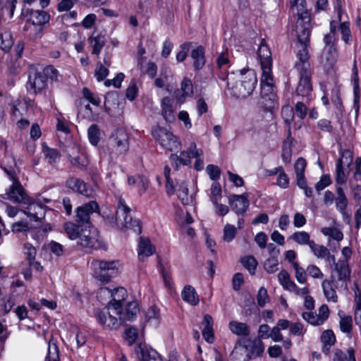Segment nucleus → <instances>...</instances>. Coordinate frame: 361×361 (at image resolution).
Listing matches in <instances>:
<instances>
[{
  "label": "nucleus",
  "mask_w": 361,
  "mask_h": 361,
  "mask_svg": "<svg viewBox=\"0 0 361 361\" xmlns=\"http://www.w3.org/2000/svg\"><path fill=\"white\" fill-rule=\"evenodd\" d=\"M99 210L97 202L90 201L75 209L76 224L67 222L64 224L68 236L72 240L78 239V243L88 250H98L103 247L97 232L91 229L90 215L94 212H99Z\"/></svg>",
  "instance_id": "obj_1"
},
{
  "label": "nucleus",
  "mask_w": 361,
  "mask_h": 361,
  "mask_svg": "<svg viewBox=\"0 0 361 361\" xmlns=\"http://www.w3.org/2000/svg\"><path fill=\"white\" fill-rule=\"evenodd\" d=\"M176 192L178 198L184 205H188L192 202V195H188V188L185 182H180Z\"/></svg>",
  "instance_id": "obj_34"
},
{
  "label": "nucleus",
  "mask_w": 361,
  "mask_h": 361,
  "mask_svg": "<svg viewBox=\"0 0 361 361\" xmlns=\"http://www.w3.org/2000/svg\"><path fill=\"white\" fill-rule=\"evenodd\" d=\"M109 74V70L104 67L100 62L97 63L94 75L98 81L104 80Z\"/></svg>",
  "instance_id": "obj_59"
},
{
  "label": "nucleus",
  "mask_w": 361,
  "mask_h": 361,
  "mask_svg": "<svg viewBox=\"0 0 361 361\" xmlns=\"http://www.w3.org/2000/svg\"><path fill=\"white\" fill-rule=\"evenodd\" d=\"M137 338V329L135 328H129L125 331V338L129 345H133Z\"/></svg>",
  "instance_id": "obj_62"
},
{
  "label": "nucleus",
  "mask_w": 361,
  "mask_h": 361,
  "mask_svg": "<svg viewBox=\"0 0 361 361\" xmlns=\"http://www.w3.org/2000/svg\"><path fill=\"white\" fill-rule=\"evenodd\" d=\"M190 56L192 59V66L195 71L203 68L206 63L205 49L200 45L191 51Z\"/></svg>",
  "instance_id": "obj_21"
},
{
  "label": "nucleus",
  "mask_w": 361,
  "mask_h": 361,
  "mask_svg": "<svg viewBox=\"0 0 361 361\" xmlns=\"http://www.w3.org/2000/svg\"><path fill=\"white\" fill-rule=\"evenodd\" d=\"M281 116L285 123L290 126L294 118V113L293 108L289 106H283L281 109Z\"/></svg>",
  "instance_id": "obj_54"
},
{
  "label": "nucleus",
  "mask_w": 361,
  "mask_h": 361,
  "mask_svg": "<svg viewBox=\"0 0 361 361\" xmlns=\"http://www.w3.org/2000/svg\"><path fill=\"white\" fill-rule=\"evenodd\" d=\"M88 41L90 42H94L93 49L92 53L93 54L99 55L101 52L102 49L105 45L106 39L104 35L101 34L97 35L94 37L93 35L90 36L88 38Z\"/></svg>",
  "instance_id": "obj_35"
},
{
  "label": "nucleus",
  "mask_w": 361,
  "mask_h": 361,
  "mask_svg": "<svg viewBox=\"0 0 361 361\" xmlns=\"http://www.w3.org/2000/svg\"><path fill=\"white\" fill-rule=\"evenodd\" d=\"M221 187L219 182H214L211 187L210 199L213 204H216L221 197Z\"/></svg>",
  "instance_id": "obj_47"
},
{
  "label": "nucleus",
  "mask_w": 361,
  "mask_h": 361,
  "mask_svg": "<svg viewBox=\"0 0 361 361\" xmlns=\"http://www.w3.org/2000/svg\"><path fill=\"white\" fill-rule=\"evenodd\" d=\"M138 248V255L141 258L152 255L154 251V248L152 246L149 240L142 237L140 238Z\"/></svg>",
  "instance_id": "obj_33"
},
{
  "label": "nucleus",
  "mask_w": 361,
  "mask_h": 361,
  "mask_svg": "<svg viewBox=\"0 0 361 361\" xmlns=\"http://www.w3.org/2000/svg\"><path fill=\"white\" fill-rule=\"evenodd\" d=\"M110 140L117 147L120 153L128 151L129 148V136L125 129L120 128L115 130L112 133Z\"/></svg>",
  "instance_id": "obj_16"
},
{
  "label": "nucleus",
  "mask_w": 361,
  "mask_h": 361,
  "mask_svg": "<svg viewBox=\"0 0 361 361\" xmlns=\"http://www.w3.org/2000/svg\"><path fill=\"white\" fill-rule=\"evenodd\" d=\"M181 90L185 96H192L193 94V85L190 79L184 78L181 82Z\"/></svg>",
  "instance_id": "obj_56"
},
{
  "label": "nucleus",
  "mask_w": 361,
  "mask_h": 361,
  "mask_svg": "<svg viewBox=\"0 0 361 361\" xmlns=\"http://www.w3.org/2000/svg\"><path fill=\"white\" fill-rule=\"evenodd\" d=\"M242 264L249 271L250 274H254L257 262L253 256H247L241 259Z\"/></svg>",
  "instance_id": "obj_43"
},
{
  "label": "nucleus",
  "mask_w": 361,
  "mask_h": 361,
  "mask_svg": "<svg viewBox=\"0 0 361 361\" xmlns=\"http://www.w3.org/2000/svg\"><path fill=\"white\" fill-rule=\"evenodd\" d=\"M228 326L231 331L238 336L247 337L250 334V326L243 322L231 321L229 322Z\"/></svg>",
  "instance_id": "obj_26"
},
{
  "label": "nucleus",
  "mask_w": 361,
  "mask_h": 361,
  "mask_svg": "<svg viewBox=\"0 0 361 361\" xmlns=\"http://www.w3.org/2000/svg\"><path fill=\"white\" fill-rule=\"evenodd\" d=\"M336 191L337 197L335 198L336 207L341 212L343 216H346L348 218H350V216L345 212V209L348 205V199L343 189L340 186L337 187Z\"/></svg>",
  "instance_id": "obj_31"
},
{
  "label": "nucleus",
  "mask_w": 361,
  "mask_h": 361,
  "mask_svg": "<svg viewBox=\"0 0 361 361\" xmlns=\"http://www.w3.org/2000/svg\"><path fill=\"white\" fill-rule=\"evenodd\" d=\"M157 136L154 135L160 145L166 149L172 150V147L176 146L177 142L176 137L164 128H159L157 132Z\"/></svg>",
  "instance_id": "obj_19"
},
{
  "label": "nucleus",
  "mask_w": 361,
  "mask_h": 361,
  "mask_svg": "<svg viewBox=\"0 0 361 361\" xmlns=\"http://www.w3.org/2000/svg\"><path fill=\"white\" fill-rule=\"evenodd\" d=\"M130 209L126 204L125 201L119 197L116 210L117 217L121 218V215H122L123 226L126 228L132 229L139 235L142 233L141 222L139 219H133L130 215Z\"/></svg>",
  "instance_id": "obj_7"
},
{
  "label": "nucleus",
  "mask_w": 361,
  "mask_h": 361,
  "mask_svg": "<svg viewBox=\"0 0 361 361\" xmlns=\"http://www.w3.org/2000/svg\"><path fill=\"white\" fill-rule=\"evenodd\" d=\"M321 341L324 345H329L331 346L336 342V336L332 330L324 331L321 336Z\"/></svg>",
  "instance_id": "obj_52"
},
{
  "label": "nucleus",
  "mask_w": 361,
  "mask_h": 361,
  "mask_svg": "<svg viewBox=\"0 0 361 361\" xmlns=\"http://www.w3.org/2000/svg\"><path fill=\"white\" fill-rule=\"evenodd\" d=\"M47 86V82L42 71H36L30 73L27 83L28 90H33L35 94H38L45 90Z\"/></svg>",
  "instance_id": "obj_12"
},
{
  "label": "nucleus",
  "mask_w": 361,
  "mask_h": 361,
  "mask_svg": "<svg viewBox=\"0 0 361 361\" xmlns=\"http://www.w3.org/2000/svg\"><path fill=\"white\" fill-rule=\"evenodd\" d=\"M278 258L276 256L271 257L264 262V267L269 274H273L278 270Z\"/></svg>",
  "instance_id": "obj_46"
},
{
  "label": "nucleus",
  "mask_w": 361,
  "mask_h": 361,
  "mask_svg": "<svg viewBox=\"0 0 361 361\" xmlns=\"http://www.w3.org/2000/svg\"><path fill=\"white\" fill-rule=\"evenodd\" d=\"M321 57L326 69L333 68L338 57L336 47L335 46L324 47Z\"/></svg>",
  "instance_id": "obj_20"
},
{
  "label": "nucleus",
  "mask_w": 361,
  "mask_h": 361,
  "mask_svg": "<svg viewBox=\"0 0 361 361\" xmlns=\"http://www.w3.org/2000/svg\"><path fill=\"white\" fill-rule=\"evenodd\" d=\"M230 205L238 214H243L249 206V201L244 195H233L230 198Z\"/></svg>",
  "instance_id": "obj_22"
},
{
  "label": "nucleus",
  "mask_w": 361,
  "mask_h": 361,
  "mask_svg": "<svg viewBox=\"0 0 361 361\" xmlns=\"http://www.w3.org/2000/svg\"><path fill=\"white\" fill-rule=\"evenodd\" d=\"M161 114L167 122H172L175 119L171 100L169 97H164L161 99Z\"/></svg>",
  "instance_id": "obj_30"
},
{
  "label": "nucleus",
  "mask_w": 361,
  "mask_h": 361,
  "mask_svg": "<svg viewBox=\"0 0 361 361\" xmlns=\"http://www.w3.org/2000/svg\"><path fill=\"white\" fill-rule=\"evenodd\" d=\"M99 135H100V131H99V128L97 125L92 124L89 127V128L87 130V135H88V139L90 140V142L92 145H94V146L97 145V144L99 142V138H100Z\"/></svg>",
  "instance_id": "obj_39"
},
{
  "label": "nucleus",
  "mask_w": 361,
  "mask_h": 361,
  "mask_svg": "<svg viewBox=\"0 0 361 361\" xmlns=\"http://www.w3.org/2000/svg\"><path fill=\"white\" fill-rule=\"evenodd\" d=\"M13 42L10 32H0V48L4 51H8L13 46Z\"/></svg>",
  "instance_id": "obj_36"
},
{
  "label": "nucleus",
  "mask_w": 361,
  "mask_h": 361,
  "mask_svg": "<svg viewBox=\"0 0 361 361\" xmlns=\"http://www.w3.org/2000/svg\"><path fill=\"white\" fill-rule=\"evenodd\" d=\"M191 44L192 42H185L180 45L181 50L176 54V60L178 62H183L185 60Z\"/></svg>",
  "instance_id": "obj_55"
},
{
  "label": "nucleus",
  "mask_w": 361,
  "mask_h": 361,
  "mask_svg": "<svg viewBox=\"0 0 361 361\" xmlns=\"http://www.w3.org/2000/svg\"><path fill=\"white\" fill-rule=\"evenodd\" d=\"M244 350L245 357L243 361H250L261 357L264 351V345L260 339L239 340L237 343Z\"/></svg>",
  "instance_id": "obj_8"
},
{
  "label": "nucleus",
  "mask_w": 361,
  "mask_h": 361,
  "mask_svg": "<svg viewBox=\"0 0 361 361\" xmlns=\"http://www.w3.org/2000/svg\"><path fill=\"white\" fill-rule=\"evenodd\" d=\"M171 159L172 161H178L180 164L185 166H188L191 163L190 153L185 151L182 152L180 157L177 154H171Z\"/></svg>",
  "instance_id": "obj_51"
},
{
  "label": "nucleus",
  "mask_w": 361,
  "mask_h": 361,
  "mask_svg": "<svg viewBox=\"0 0 361 361\" xmlns=\"http://www.w3.org/2000/svg\"><path fill=\"white\" fill-rule=\"evenodd\" d=\"M43 152L45 158L51 164L55 163L60 157V153L58 149L50 148L47 146L43 147Z\"/></svg>",
  "instance_id": "obj_41"
},
{
  "label": "nucleus",
  "mask_w": 361,
  "mask_h": 361,
  "mask_svg": "<svg viewBox=\"0 0 361 361\" xmlns=\"http://www.w3.org/2000/svg\"><path fill=\"white\" fill-rule=\"evenodd\" d=\"M119 261L94 260L92 265L94 268V277L103 282L108 283L111 279L118 273Z\"/></svg>",
  "instance_id": "obj_6"
},
{
  "label": "nucleus",
  "mask_w": 361,
  "mask_h": 361,
  "mask_svg": "<svg viewBox=\"0 0 361 361\" xmlns=\"http://www.w3.org/2000/svg\"><path fill=\"white\" fill-rule=\"evenodd\" d=\"M295 114L300 119H304L306 117L307 112V107L303 102H298L295 106Z\"/></svg>",
  "instance_id": "obj_64"
},
{
  "label": "nucleus",
  "mask_w": 361,
  "mask_h": 361,
  "mask_svg": "<svg viewBox=\"0 0 361 361\" xmlns=\"http://www.w3.org/2000/svg\"><path fill=\"white\" fill-rule=\"evenodd\" d=\"M310 248L318 258H324L329 254V250L326 247L317 245L314 241L310 243Z\"/></svg>",
  "instance_id": "obj_42"
},
{
  "label": "nucleus",
  "mask_w": 361,
  "mask_h": 361,
  "mask_svg": "<svg viewBox=\"0 0 361 361\" xmlns=\"http://www.w3.org/2000/svg\"><path fill=\"white\" fill-rule=\"evenodd\" d=\"M25 255L28 261L29 265L32 266V264L35 259L37 251L35 247L30 243H27L24 244Z\"/></svg>",
  "instance_id": "obj_45"
},
{
  "label": "nucleus",
  "mask_w": 361,
  "mask_h": 361,
  "mask_svg": "<svg viewBox=\"0 0 361 361\" xmlns=\"http://www.w3.org/2000/svg\"><path fill=\"white\" fill-rule=\"evenodd\" d=\"M322 288L324 293L328 300L333 302L337 301V295L336 290L333 288L331 282L327 280H324L322 282Z\"/></svg>",
  "instance_id": "obj_38"
},
{
  "label": "nucleus",
  "mask_w": 361,
  "mask_h": 361,
  "mask_svg": "<svg viewBox=\"0 0 361 361\" xmlns=\"http://www.w3.org/2000/svg\"><path fill=\"white\" fill-rule=\"evenodd\" d=\"M65 152L70 161L71 167L83 171L89 164V159L87 154L80 152V148L75 145L66 147Z\"/></svg>",
  "instance_id": "obj_9"
},
{
  "label": "nucleus",
  "mask_w": 361,
  "mask_h": 361,
  "mask_svg": "<svg viewBox=\"0 0 361 361\" xmlns=\"http://www.w3.org/2000/svg\"><path fill=\"white\" fill-rule=\"evenodd\" d=\"M258 56L260 59L262 71L264 74H269L271 72V53L265 39H262L258 49Z\"/></svg>",
  "instance_id": "obj_15"
},
{
  "label": "nucleus",
  "mask_w": 361,
  "mask_h": 361,
  "mask_svg": "<svg viewBox=\"0 0 361 361\" xmlns=\"http://www.w3.org/2000/svg\"><path fill=\"white\" fill-rule=\"evenodd\" d=\"M22 16H30L28 21L32 22L33 25H43L49 21L50 16L44 11L30 10L29 8L22 10Z\"/></svg>",
  "instance_id": "obj_18"
},
{
  "label": "nucleus",
  "mask_w": 361,
  "mask_h": 361,
  "mask_svg": "<svg viewBox=\"0 0 361 361\" xmlns=\"http://www.w3.org/2000/svg\"><path fill=\"white\" fill-rule=\"evenodd\" d=\"M339 30L342 35V39L346 43L350 44L351 32L349 22H343L340 23Z\"/></svg>",
  "instance_id": "obj_50"
},
{
  "label": "nucleus",
  "mask_w": 361,
  "mask_h": 361,
  "mask_svg": "<svg viewBox=\"0 0 361 361\" xmlns=\"http://www.w3.org/2000/svg\"><path fill=\"white\" fill-rule=\"evenodd\" d=\"M126 290L123 288H118L114 290V293H111V290L107 288H103L100 289L99 294L109 295L111 298L110 304L114 307L115 311L120 312V309L122 307V302L125 299V295Z\"/></svg>",
  "instance_id": "obj_17"
},
{
  "label": "nucleus",
  "mask_w": 361,
  "mask_h": 361,
  "mask_svg": "<svg viewBox=\"0 0 361 361\" xmlns=\"http://www.w3.org/2000/svg\"><path fill=\"white\" fill-rule=\"evenodd\" d=\"M293 266L295 270V278L300 283L306 282V272L303 268L299 266L298 262H293Z\"/></svg>",
  "instance_id": "obj_60"
},
{
  "label": "nucleus",
  "mask_w": 361,
  "mask_h": 361,
  "mask_svg": "<svg viewBox=\"0 0 361 361\" xmlns=\"http://www.w3.org/2000/svg\"><path fill=\"white\" fill-rule=\"evenodd\" d=\"M68 186L74 192L87 197H93L98 188L97 182H68Z\"/></svg>",
  "instance_id": "obj_13"
},
{
  "label": "nucleus",
  "mask_w": 361,
  "mask_h": 361,
  "mask_svg": "<svg viewBox=\"0 0 361 361\" xmlns=\"http://www.w3.org/2000/svg\"><path fill=\"white\" fill-rule=\"evenodd\" d=\"M135 351L138 361H164L159 354L146 343H139Z\"/></svg>",
  "instance_id": "obj_14"
},
{
  "label": "nucleus",
  "mask_w": 361,
  "mask_h": 361,
  "mask_svg": "<svg viewBox=\"0 0 361 361\" xmlns=\"http://www.w3.org/2000/svg\"><path fill=\"white\" fill-rule=\"evenodd\" d=\"M302 316L305 321L312 325L319 326L322 324V323H320L319 316L312 312H303Z\"/></svg>",
  "instance_id": "obj_63"
},
{
  "label": "nucleus",
  "mask_w": 361,
  "mask_h": 361,
  "mask_svg": "<svg viewBox=\"0 0 361 361\" xmlns=\"http://www.w3.org/2000/svg\"><path fill=\"white\" fill-rule=\"evenodd\" d=\"M322 232L324 235L330 236L337 241L341 240L343 238V233L336 228H323Z\"/></svg>",
  "instance_id": "obj_44"
},
{
  "label": "nucleus",
  "mask_w": 361,
  "mask_h": 361,
  "mask_svg": "<svg viewBox=\"0 0 361 361\" xmlns=\"http://www.w3.org/2000/svg\"><path fill=\"white\" fill-rule=\"evenodd\" d=\"M353 155L350 151L344 150L338 159L336 165V180H345L350 171L354 167Z\"/></svg>",
  "instance_id": "obj_10"
},
{
  "label": "nucleus",
  "mask_w": 361,
  "mask_h": 361,
  "mask_svg": "<svg viewBox=\"0 0 361 361\" xmlns=\"http://www.w3.org/2000/svg\"><path fill=\"white\" fill-rule=\"evenodd\" d=\"M139 311L138 304L135 301H132L128 302L126 312L123 313L120 309V312L116 311V314L119 316V319L121 321H131L136 316L137 312Z\"/></svg>",
  "instance_id": "obj_25"
},
{
  "label": "nucleus",
  "mask_w": 361,
  "mask_h": 361,
  "mask_svg": "<svg viewBox=\"0 0 361 361\" xmlns=\"http://www.w3.org/2000/svg\"><path fill=\"white\" fill-rule=\"evenodd\" d=\"M340 329L344 333L350 334L353 327V319L351 316H345L341 318Z\"/></svg>",
  "instance_id": "obj_48"
},
{
  "label": "nucleus",
  "mask_w": 361,
  "mask_h": 361,
  "mask_svg": "<svg viewBox=\"0 0 361 361\" xmlns=\"http://www.w3.org/2000/svg\"><path fill=\"white\" fill-rule=\"evenodd\" d=\"M27 211H24L28 216L32 217L36 221H40L44 217L45 213L42 204L35 203L33 198L30 203H27Z\"/></svg>",
  "instance_id": "obj_24"
},
{
  "label": "nucleus",
  "mask_w": 361,
  "mask_h": 361,
  "mask_svg": "<svg viewBox=\"0 0 361 361\" xmlns=\"http://www.w3.org/2000/svg\"><path fill=\"white\" fill-rule=\"evenodd\" d=\"M181 296L184 301L191 304L192 305H197L199 302L198 295L195 288L191 286H186L184 287Z\"/></svg>",
  "instance_id": "obj_32"
},
{
  "label": "nucleus",
  "mask_w": 361,
  "mask_h": 361,
  "mask_svg": "<svg viewBox=\"0 0 361 361\" xmlns=\"http://www.w3.org/2000/svg\"><path fill=\"white\" fill-rule=\"evenodd\" d=\"M310 235L305 231H298L294 233L290 238L300 245L307 244L310 246V243L312 242L310 239Z\"/></svg>",
  "instance_id": "obj_40"
},
{
  "label": "nucleus",
  "mask_w": 361,
  "mask_h": 361,
  "mask_svg": "<svg viewBox=\"0 0 361 361\" xmlns=\"http://www.w3.org/2000/svg\"><path fill=\"white\" fill-rule=\"evenodd\" d=\"M6 195H7V199L16 203L25 204L32 201V197L27 195L20 182H13Z\"/></svg>",
  "instance_id": "obj_11"
},
{
  "label": "nucleus",
  "mask_w": 361,
  "mask_h": 361,
  "mask_svg": "<svg viewBox=\"0 0 361 361\" xmlns=\"http://www.w3.org/2000/svg\"><path fill=\"white\" fill-rule=\"evenodd\" d=\"M301 49L298 51L297 58L298 61L295 64V68L299 73L300 80L295 90L297 96H300L306 99L308 102L310 96L312 91V85L311 81L312 69L309 61L310 54L308 47L310 46L300 45Z\"/></svg>",
  "instance_id": "obj_2"
},
{
  "label": "nucleus",
  "mask_w": 361,
  "mask_h": 361,
  "mask_svg": "<svg viewBox=\"0 0 361 361\" xmlns=\"http://www.w3.org/2000/svg\"><path fill=\"white\" fill-rule=\"evenodd\" d=\"M42 73L45 75V79L47 81L50 79L51 81H57L59 72L53 66H47L42 70Z\"/></svg>",
  "instance_id": "obj_49"
},
{
  "label": "nucleus",
  "mask_w": 361,
  "mask_h": 361,
  "mask_svg": "<svg viewBox=\"0 0 361 361\" xmlns=\"http://www.w3.org/2000/svg\"><path fill=\"white\" fill-rule=\"evenodd\" d=\"M120 100V94L118 91H111L107 92L104 98L105 111L109 114L112 107L119 106Z\"/></svg>",
  "instance_id": "obj_27"
},
{
  "label": "nucleus",
  "mask_w": 361,
  "mask_h": 361,
  "mask_svg": "<svg viewBox=\"0 0 361 361\" xmlns=\"http://www.w3.org/2000/svg\"><path fill=\"white\" fill-rule=\"evenodd\" d=\"M292 7H300L298 10V20L295 26V32L298 42L300 45L310 46V33L312 30L310 13L306 8L305 0H290Z\"/></svg>",
  "instance_id": "obj_4"
},
{
  "label": "nucleus",
  "mask_w": 361,
  "mask_h": 361,
  "mask_svg": "<svg viewBox=\"0 0 361 361\" xmlns=\"http://www.w3.org/2000/svg\"><path fill=\"white\" fill-rule=\"evenodd\" d=\"M125 78V75L123 73H118L113 80H106L104 81V85L106 87H110L113 85L115 87L119 88L121 86V82Z\"/></svg>",
  "instance_id": "obj_61"
},
{
  "label": "nucleus",
  "mask_w": 361,
  "mask_h": 361,
  "mask_svg": "<svg viewBox=\"0 0 361 361\" xmlns=\"http://www.w3.org/2000/svg\"><path fill=\"white\" fill-rule=\"evenodd\" d=\"M307 162L304 158L300 157L297 159L294 166L297 180H305V170Z\"/></svg>",
  "instance_id": "obj_37"
},
{
  "label": "nucleus",
  "mask_w": 361,
  "mask_h": 361,
  "mask_svg": "<svg viewBox=\"0 0 361 361\" xmlns=\"http://www.w3.org/2000/svg\"><path fill=\"white\" fill-rule=\"evenodd\" d=\"M206 171L212 180H217L220 178L221 169L218 166L209 164L207 166Z\"/></svg>",
  "instance_id": "obj_57"
},
{
  "label": "nucleus",
  "mask_w": 361,
  "mask_h": 361,
  "mask_svg": "<svg viewBox=\"0 0 361 361\" xmlns=\"http://www.w3.org/2000/svg\"><path fill=\"white\" fill-rule=\"evenodd\" d=\"M236 235V228L234 226L231 224H226L224 228V236L223 239L224 241H231Z\"/></svg>",
  "instance_id": "obj_53"
},
{
  "label": "nucleus",
  "mask_w": 361,
  "mask_h": 361,
  "mask_svg": "<svg viewBox=\"0 0 361 361\" xmlns=\"http://www.w3.org/2000/svg\"><path fill=\"white\" fill-rule=\"evenodd\" d=\"M272 80L271 73H262L260 91L261 104L267 111H271L274 108L275 104H278L276 87L273 85Z\"/></svg>",
  "instance_id": "obj_5"
},
{
  "label": "nucleus",
  "mask_w": 361,
  "mask_h": 361,
  "mask_svg": "<svg viewBox=\"0 0 361 361\" xmlns=\"http://www.w3.org/2000/svg\"><path fill=\"white\" fill-rule=\"evenodd\" d=\"M257 83L255 71L251 68L239 71L236 80L233 75L227 77V86L232 94L238 98H246L252 94Z\"/></svg>",
  "instance_id": "obj_3"
},
{
  "label": "nucleus",
  "mask_w": 361,
  "mask_h": 361,
  "mask_svg": "<svg viewBox=\"0 0 361 361\" xmlns=\"http://www.w3.org/2000/svg\"><path fill=\"white\" fill-rule=\"evenodd\" d=\"M257 304L259 307H263L267 302H269V295L267 290L264 287H261L257 295Z\"/></svg>",
  "instance_id": "obj_58"
},
{
  "label": "nucleus",
  "mask_w": 361,
  "mask_h": 361,
  "mask_svg": "<svg viewBox=\"0 0 361 361\" xmlns=\"http://www.w3.org/2000/svg\"><path fill=\"white\" fill-rule=\"evenodd\" d=\"M334 270L338 274V279L345 283V287L347 286V281L350 279L351 270L349 267L348 262L344 260H338L334 267Z\"/></svg>",
  "instance_id": "obj_23"
},
{
  "label": "nucleus",
  "mask_w": 361,
  "mask_h": 361,
  "mask_svg": "<svg viewBox=\"0 0 361 361\" xmlns=\"http://www.w3.org/2000/svg\"><path fill=\"white\" fill-rule=\"evenodd\" d=\"M353 80L354 82L353 84V109H355L356 116H357L359 114L360 109V90L358 83V75L356 67L355 66V72L353 73Z\"/></svg>",
  "instance_id": "obj_29"
},
{
  "label": "nucleus",
  "mask_w": 361,
  "mask_h": 361,
  "mask_svg": "<svg viewBox=\"0 0 361 361\" xmlns=\"http://www.w3.org/2000/svg\"><path fill=\"white\" fill-rule=\"evenodd\" d=\"M293 138L291 136L290 129H288V136L283 142L281 157L285 163H290L292 157V142Z\"/></svg>",
  "instance_id": "obj_28"
}]
</instances>
